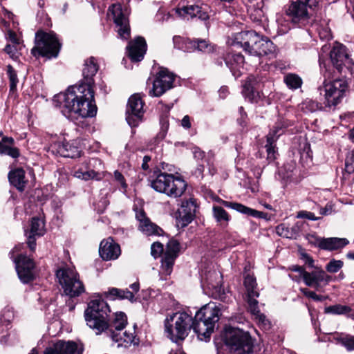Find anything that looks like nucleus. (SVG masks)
<instances>
[{"mask_svg":"<svg viewBox=\"0 0 354 354\" xmlns=\"http://www.w3.org/2000/svg\"><path fill=\"white\" fill-rule=\"evenodd\" d=\"M97 71L95 58L90 57L84 64L83 82L78 86H71L64 93L54 96L55 106L68 120L75 122L79 118H92L96 115L93 77Z\"/></svg>","mask_w":354,"mask_h":354,"instance_id":"1","label":"nucleus"},{"mask_svg":"<svg viewBox=\"0 0 354 354\" xmlns=\"http://www.w3.org/2000/svg\"><path fill=\"white\" fill-rule=\"evenodd\" d=\"M319 0L291 1L283 7V13L277 18L278 32L287 33L292 28H304L310 23L311 13Z\"/></svg>","mask_w":354,"mask_h":354,"instance_id":"2","label":"nucleus"},{"mask_svg":"<svg viewBox=\"0 0 354 354\" xmlns=\"http://www.w3.org/2000/svg\"><path fill=\"white\" fill-rule=\"evenodd\" d=\"M230 45L233 47L243 48L246 53L254 57L272 54L275 50V46L271 40L261 37L253 30L236 33Z\"/></svg>","mask_w":354,"mask_h":354,"instance_id":"3","label":"nucleus"},{"mask_svg":"<svg viewBox=\"0 0 354 354\" xmlns=\"http://www.w3.org/2000/svg\"><path fill=\"white\" fill-rule=\"evenodd\" d=\"M111 310L102 299H94L89 301L84 312L87 326L96 335H100L109 327V314Z\"/></svg>","mask_w":354,"mask_h":354,"instance_id":"4","label":"nucleus"},{"mask_svg":"<svg viewBox=\"0 0 354 354\" xmlns=\"http://www.w3.org/2000/svg\"><path fill=\"white\" fill-rule=\"evenodd\" d=\"M192 317L185 312L169 315L165 320L167 336L174 342L184 340L192 328Z\"/></svg>","mask_w":354,"mask_h":354,"instance_id":"5","label":"nucleus"},{"mask_svg":"<svg viewBox=\"0 0 354 354\" xmlns=\"http://www.w3.org/2000/svg\"><path fill=\"white\" fill-rule=\"evenodd\" d=\"M56 277L66 295L76 297L84 292V284L73 268L68 266L59 268L56 271Z\"/></svg>","mask_w":354,"mask_h":354,"instance_id":"6","label":"nucleus"},{"mask_svg":"<svg viewBox=\"0 0 354 354\" xmlns=\"http://www.w3.org/2000/svg\"><path fill=\"white\" fill-rule=\"evenodd\" d=\"M223 339L231 351L236 354L252 353L253 342L249 333L237 328L230 327L225 329Z\"/></svg>","mask_w":354,"mask_h":354,"instance_id":"7","label":"nucleus"},{"mask_svg":"<svg viewBox=\"0 0 354 354\" xmlns=\"http://www.w3.org/2000/svg\"><path fill=\"white\" fill-rule=\"evenodd\" d=\"M60 46L55 34L39 30L35 34V46L32 48L31 53L35 57H56Z\"/></svg>","mask_w":354,"mask_h":354,"instance_id":"8","label":"nucleus"},{"mask_svg":"<svg viewBox=\"0 0 354 354\" xmlns=\"http://www.w3.org/2000/svg\"><path fill=\"white\" fill-rule=\"evenodd\" d=\"M325 80L322 85L318 87V92L323 96L326 106H335L338 104L345 95L347 89V83L342 79H337L328 82L326 78L330 77V75H324Z\"/></svg>","mask_w":354,"mask_h":354,"instance_id":"9","label":"nucleus"},{"mask_svg":"<svg viewBox=\"0 0 354 354\" xmlns=\"http://www.w3.org/2000/svg\"><path fill=\"white\" fill-rule=\"evenodd\" d=\"M129 14L128 8H123L120 3L112 4L108 10V15L112 17L115 25L118 37L124 40L130 37Z\"/></svg>","mask_w":354,"mask_h":354,"instance_id":"10","label":"nucleus"},{"mask_svg":"<svg viewBox=\"0 0 354 354\" xmlns=\"http://www.w3.org/2000/svg\"><path fill=\"white\" fill-rule=\"evenodd\" d=\"M175 75L166 68H160L153 81L152 88L149 95L151 97H160L174 86Z\"/></svg>","mask_w":354,"mask_h":354,"instance_id":"11","label":"nucleus"},{"mask_svg":"<svg viewBox=\"0 0 354 354\" xmlns=\"http://www.w3.org/2000/svg\"><path fill=\"white\" fill-rule=\"evenodd\" d=\"M143 105L144 102L139 95L134 94L129 97L126 109V120L131 127H136L142 122Z\"/></svg>","mask_w":354,"mask_h":354,"instance_id":"12","label":"nucleus"},{"mask_svg":"<svg viewBox=\"0 0 354 354\" xmlns=\"http://www.w3.org/2000/svg\"><path fill=\"white\" fill-rule=\"evenodd\" d=\"M14 262L21 282L28 283L34 279L35 263L32 259L21 254L14 259Z\"/></svg>","mask_w":354,"mask_h":354,"instance_id":"13","label":"nucleus"},{"mask_svg":"<svg viewBox=\"0 0 354 354\" xmlns=\"http://www.w3.org/2000/svg\"><path fill=\"white\" fill-rule=\"evenodd\" d=\"M330 57L333 66L339 72H342L344 67L350 69L353 65L346 46L339 43L333 46L330 53Z\"/></svg>","mask_w":354,"mask_h":354,"instance_id":"14","label":"nucleus"},{"mask_svg":"<svg viewBox=\"0 0 354 354\" xmlns=\"http://www.w3.org/2000/svg\"><path fill=\"white\" fill-rule=\"evenodd\" d=\"M197 205L194 198L183 200L180 208L178 210L176 216V226L178 228H184L194 218Z\"/></svg>","mask_w":354,"mask_h":354,"instance_id":"15","label":"nucleus"},{"mask_svg":"<svg viewBox=\"0 0 354 354\" xmlns=\"http://www.w3.org/2000/svg\"><path fill=\"white\" fill-rule=\"evenodd\" d=\"M83 348L73 341L58 340L46 348L43 354H82Z\"/></svg>","mask_w":354,"mask_h":354,"instance_id":"16","label":"nucleus"},{"mask_svg":"<svg viewBox=\"0 0 354 354\" xmlns=\"http://www.w3.org/2000/svg\"><path fill=\"white\" fill-rule=\"evenodd\" d=\"M127 324V317L123 312H116L113 319L109 317V327L105 331L109 333L113 341L119 342L122 337L119 335Z\"/></svg>","mask_w":354,"mask_h":354,"instance_id":"17","label":"nucleus"},{"mask_svg":"<svg viewBox=\"0 0 354 354\" xmlns=\"http://www.w3.org/2000/svg\"><path fill=\"white\" fill-rule=\"evenodd\" d=\"M221 304L216 305L214 303H209L203 306L196 312V318L198 319H203L214 328L216 323L218 322L221 315Z\"/></svg>","mask_w":354,"mask_h":354,"instance_id":"18","label":"nucleus"},{"mask_svg":"<svg viewBox=\"0 0 354 354\" xmlns=\"http://www.w3.org/2000/svg\"><path fill=\"white\" fill-rule=\"evenodd\" d=\"M99 254L104 261L115 260L121 254L120 247L112 238L109 237L101 241Z\"/></svg>","mask_w":354,"mask_h":354,"instance_id":"19","label":"nucleus"},{"mask_svg":"<svg viewBox=\"0 0 354 354\" xmlns=\"http://www.w3.org/2000/svg\"><path fill=\"white\" fill-rule=\"evenodd\" d=\"M302 279L307 286L318 290L321 283L324 282L325 285L328 284L332 280V277L327 274L322 269L319 268L310 272L306 271Z\"/></svg>","mask_w":354,"mask_h":354,"instance_id":"20","label":"nucleus"},{"mask_svg":"<svg viewBox=\"0 0 354 354\" xmlns=\"http://www.w3.org/2000/svg\"><path fill=\"white\" fill-rule=\"evenodd\" d=\"M127 53L132 62H140L143 59L147 51V43L142 37H137L129 41L127 46Z\"/></svg>","mask_w":354,"mask_h":354,"instance_id":"21","label":"nucleus"},{"mask_svg":"<svg viewBox=\"0 0 354 354\" xmlns=\"http://www.w3.org/2000/svg\"><path fill=\"white\" fill-rule=\"evenodd\" d=\"M262 83L254 76H250L243 85L242 94L250 102H257L259 97V91Z\"/></svg>","mask_w":354,"mask_h":354,"instance_id":"22","label":"nucleus"},{"mask_svg":"<svg viewBox=\"0 0 354 354\" xmlns=\"http://www.w3.org/2000/svg\"><path fill=\"white\" fill-rule=\"evenodd\" d=\"M192 328H193L194 333L197 334L198 337L201 340H204L206 342L209 339L210 335L214 329L212 326H210L203 319H197L196 314L195 315L194 319H192Z\"/></svg>","mask_w":354,"mask_h":354,"instance_id":"23","label":"nucleus"},{"mask_svg":"<svg viewBox=\"0 0 354 354\" xmlns=\"http://www.w3.org/2000/svg\"><path fill=\"white\" fill-rule=\"evenodd\" d=\"M225 64L231 71L235 77H240L242 74L245 63L244 57L241 53H228L225 58Z\"/></svg>","mask_w":354,"mask_h":354,"instance_id":"24","label":"nucleus"},{"mask_svg":"<svg viewBox=\"0 0 354 354\" xmlns=\"http://www.w3.org/2000/svg\"><path fill=\"white\" fill-rule=\"evenodd\" d=\"M171 174L162 172L158 171L154 173V178L149 180L151 187L159 193L165 194L167 196V185L170 183Z\"/></svg>","mask_w":354,"mask_h":354,"instance_id":"25","label":"nucleus"},{"mask_svg":"<svg viewBox=\"0 0 354 354\" xmlns=\"http://www.w3.org/2000/svg\"><path fill=\"white\" fill-rule=\"evenodd\" d=\"M169 185H167V196L171 198L180 197L186 190L187 184L181 177L171 174Z\"/></svg>","mask_w":354,"mask_h":354,"instance_id":"26","label":"nucleus"},{"mask_svg":"<svg viewBox=\"0 0 354 354\" xmlns=\"http://www.w3.org/2000/svg\"><path fill=\"white\" fill-rule=\"evenodd\" d=\"M219 202L221 205H223V206H225L226 207L231 208L239 213H241V214H245L248 216H251L252 217L263 218L265 214L262 212L255 210V209L248 207L241 203L227 201H224L222 199H220Z\"/></svg>","mask_w":354,"mask_h":354,"instance_id":"27","label":"nucleus"},{"mask_svg":"<svg viewBox=\"0 0 354 354\" xmlns=\"http://www.w3.org/2000/svg\"><path fill=\"white\" fill-rule=\"evenodd\" d=\"M177 12L183 17L189 15L192 18L198 17L202 21H207L209 19V15L206 9L197 5L184 6L178 9Z\"/></svg>","mask_w":354,"mask_h":354,"instance_id":"28","label":"nucleus"},{"mask_svg":"<svg viewBox=\"0 0 354 354\" xmlns=\"http://www.w3.org/2000/svg\"><path fill=\"white\" fill-rule=\"evenodd\" d=\"M177 12L183 17L189 15L192 18L198 17L202 21H207L209 19V15L206 9L197 5L184 6L178 9Z\"/></svg>","mask_w":354,"mask_h":354,"instance_id":"29","label":"nucleus"},{"mask_svg":"<svg viewBox=\"0 0 354 354\" xmlns=\"http://www.w3.org/2000/svg\"><path fill=\"white\" fill-rule=\"evenodd\" d=\"M177 12L183 17L189 15L192 18L198 17L202 21H207L209 19V15L206 9L197 5L184 6L178 9Z\"/></svg>","mask_w":354,"mask_h":354,"instance_id":"30","label":"nucleus"},{"mask_svg":"<svg viewBox=\"0 0 354 354\" xmlns=\"http://www.w3.org/2000/svg\"><path fill=\"white\" fill-rule=\"evenodd\" d=\"M205 280L207 288L212 290V295H214L215 297L221 298L224 295V290L221 285L218 273L216 272H209Z\"/></svg>","mask_w":354,"mask_h":354,"instance_id":"31","label":"nucleus"},{"mask_svg":"<svg viewBox=\"0 0 354 354\" xmlns=\"http://www.w3.org/2000/svg\"><path fill=\"white\" fill-rule=\"evenodd\" d=\"M0 155H8L12 158L20 156L19 150L15 147V140L12 137L3 136L0 140Z\"/></svg>","mask_w":354,"mask_h":354,"instance_id":"32","label":"nucleus"},{"mask_svg":"<svg viewBox=\"0 0 354 354\" xmlns=\"http://www.w3.org/2000/svg\"><path fill=\"white\" fill-rule=\"evenodd\" d=\"M8 179L11 185L19 192L25 189L28 180L25 177V171L21 168L12 170L8 174Z\"/></svg>","mask_w":354,"mask_h":354,"instance_id":"33","label":"nucleus"},{"mask_svg":"<svg viewBox=\"0 0 354 354\" xmlns=\"http://www.w3.org/2000/svg\"><path fill=\"white\" fill-rule=\"evenodd\" d=\"M244 286L247 291L248 306L254 301H258L257 298L259 297V292L257 288V283L255 277L247 274L244 277Z\"/></svg>","mask_w":354,"mask_h":354,"instance_id":"34","label":"nucleus"},{"mask_svg":"<svg viewBox=\"0 0 354 354\" xmlns=\"http://www.w3.org/2000/svg\"><path fill=\"white\" fill-rule=\"evenodd\" d=\"M59 153L63 157L75 158L80 156L81 150L77 146V142H63L59 146Z\"/></svg>","mask_w":354,"mask_h":354,"instance_id":"35","label":"nucleus"},{"mask_svg":"<svg viewBox=\"0 0 354 354\" xmlns=\"http://www.w3.org/2000/svg\"><path fill=\"white\" fill-rule=\"evenodd\" d=\"M349 241L345 238H323L320 250L333 251L341 249L348 245Z\"/></svg>","mask_w":354,"mask_h":354,"instance_id":"36","label":"nucleus"},{"mask_svg":"<svg viewBox=\"0 0 354 354\" xmlns=\"http://www.w3.org/2000/svg\"><path fill=\"white\" fill-rule=\"evenodd\" d=\"M252 304L248 306V309L251 314L254 316L255 319L257 320L259 326L265 330H268L271 327V324L270 321L266 318V317L261 313L259 309L258 301H251Z\"/></svg>","mask_w":354,"mask_h":354,"instance_id":"37","label":"nucleus"},{"mask_svg":"<svg viewBox=\"0 0 354 354\" xmlns=\"http://www.w3.org/2000/svg\"><path fill=\"white\" fill-rule=\"evenodd\" d=\"M138 230L146 236H161L163 230L150 219L138 224Z\"/></svg>","mask_w":354,"mask_h":354,"instance_id":"38","label":"nucleus"},{"mask_svg":"<svg viewBox=\"0 0 354 354\" xmlns=\"http://www.w3.org/2000/svg\"><path fill=\"white\" fill-rule=\"evenodd\" d=\"M212 215L216 222L222 227H227L231 219L230 216L224 208L218 205H213Z\"/></svg>","mask_w":354,"mask_h":354,"instance_id":"39","label":"nucleus"},{"mask_svg":"<svg viewBox=\"0 0 354 354\" xmlns=\"http://www.w3.org/2000/svg\"><path fill=\"white\" fill-rule=\"evenodd\" d=\"M333 339L346 348L348 351H354V336L346 334L335 333L333 335Z\"/></svg>","mask_w":354,"mask_h":354,"instance_id":"40","label":"nucleus"},{"mask_svg":"<svg viewBox=\"0 0 354 354\" xmlns=\"http://www.w3.org/2000/svg\"><path fill=\"white\" fill-rule=\"evenodd\" d=\"M74 176L80 179L88 180L97 178V173L87 167V164H83L75 171Z\"/></svg>","mask_w":354,"mask_h":354,"instance_id":"41","label":"nucleus"},{"mask_svg":"<svg viewBox=\"0 0 354 354\" xmlns=\"http://www.w3.org/2000/svg\"><path fill=\"white\" fill-rule=\"evenodd\" d=\"M276 138L272 135L267 136V140L266 144V149L267 152V160L269 162L274 161L277 156V151L276 150Z\"/></svg>","mask_w":354,"mask_h":354,"instance_id":"42","label":"nucleus"},{"mask_svg":"<svg viewBox=\"0 0 354 354\" xmlns=\"http://www.w3.org/2000/svg\"><path fill=\"white\" fill-rule=\"evenodd\" d=\"M136 325L133 326V328H136ZM131 330H126L122 333V336L120 334L119 335L122 337V339L118 342L119 343V346H122L123 343H124V346H129L131 344L137 345L139 343L138 339L136 338V335H135V328Z\"/></svg>","mask_w":354,"mask_h":354,"instance_id":"43","label":"nucleus"},{"mask_svg":"<svg viewBox=\"0 0 354 354\" xmlns=\"http://www.w3.org/2000/svg\"><path fill=\"white\" fill-rule=\"evenodd\" d=\"M176 259V257L164 254L161 259V272L163 274H171Z\"/></svg>","mask_w":354,"mask_h":354,"instance_id":"44","label":"nucleus"},{"mask_svg":"<svg viewBox=\"0 0 354 354\" xmlns=\"http://www.w3.org/2000/svg\"><path fill=\"white\" fill-rule=\"evenodd\" d=\"M276 232L280 236L295 239L298 233V227L295 226L290 230L285 224H280L277 226Z\"/></svg>","mask_w":354,"mask_h":354,"instance_id":"45","label":"nucleus"},{"mask_svg":"<svg viewBox=\"0 0 354 354\" xmlns=\"http://www.w3.org/2000/svg\"><path fill=\"white\" fill-rule=\"evenodd\" d=\"M190 48L197 49L198 51L205 53H209L212 50V46L208 41L205 39H198L196 40H191L189 41Z\"/></svg>","mask_w":354,"mask_h":354,"instance_id":"46","label":"nucleus"},{"mask_svg":"<svg viewBox=\"0 0 354 354\" xmlns=\"http://www.w3.org/2000/svg\"><path fill=\"white\" fill-rule=\"evenodd\" d=\"M44 232V223L39 218H32L30 223V234L42 236Z\"/></svg>","mask_w":354,"mask_h":354,"instance_id":"47","label":"nucleus"},{"mask_svg":"<svg viewBox=\"0 0 354 354\" xmlns=\"http://www.w3.org/2000/svg\"><path fill=\"white\" fill-rule=\"evenodd\" d=\"M284 82L287 86L290 89H297L301 87L302 80L301 77L292 73H289L284 77Z\"/></svg>","mask_w":354,"mask_h":354,"instance_id":"48","label":"nucleus"},{"mask_svg":"<svg viewBox=\"0 0 354 354\" xmlns=\"http://www.w3.org/2000/svg\"><path fill=\"white\" fill-rule=\"evenodd\" d=\"M351 312L348 306L336 304L325 308V313L333 315H346Z\"/></svg>","mask_w":354,"mask_h":354,"instance_id":"49","label":"nucleus"},{"mask_svg":"<svg viewBox=\"0 0 354 354\" xmlns=\"http://www.w3.org/2000/svg\"><path fill=\"white\" fill-rule=\"evenodd\" d=\"M12 317V313L8 310H5L0 314V334L8 329Z\"/></svg>","mask_w":354,"mask_h":354,"instance_id":"50","label":"nucleus"},{"mask_svg":"<svg viewBox=\"0 0 354 354\" xmlns=\"http://www.w3.org/2000/svg\"><path fill=\"white\" fill-rule=\"evenodd\" d=\"M7 75L10 81V91L14 92L19 82L17 71L11 65L7 66Z\"/></svg>","mask_w":354,"mask_h":354,"instance_id":"51","label":"nucleus"},{"mask_svg":"<svg viewBox=\"0 0 354 354\" xmlns=\"http://www.w3.org/2000/svg\"><path fill=\"white\" fill-rule=\"evenodd\" d=\"M180 251V243L175 239H171L167 244L165 254L177 257Z\"/></svg>","mask_w":354,"mask_h":354,"instance_id":"52","label":"nucleus"},{"mask_svg":"<svg viewBox=\"0 0 354 354\" xmlns=\"http://www.w3.org/2000/svg\"><path fill=\"white\" fill-rule=\"evenodd\" d=\"M160 123L161 125L160 130L154 138V142L156 144H158L165 138L169 128V122L166 118H162L160 120Z\"/></svg>","mask_w":354,"mask_h":354,"instance_id":"53","label":"nucleus"},{"mask_svg":"<svg viewBox=\"0 0 354 354\" xmlns=\"http://www.w3.org/2000/svg\"><path fill=\"white\" fill-rule=\"evenodd\" d=\"M189 39H185L180 36H174L173 37V42L174 47L180 49L183 51H188L190 48V45L189 44Z\"/></svg>","mask_w":354,"mask_h":354,"instance_id":"54","label":"nucleus"},{"mask_svg":"<svg viewBox=\"0 0 354 354\" xmlns=\"http://www.w3.org/2000/svg\"><path fill=\"white\" fill-rule=\"evenodd\" d=\"M344 263L341 260L331 259L326 266V270L330 273L337 272L342 267Z\"/></svg>","mask_w":354,"mask_h":354,"instance_id":"55","label":"nucleus"},{"mask_svg":"<svg viewBox=\"0 0 354 354\" xmlns=\"http://www.w3.org/2000/svg\"><path fill=\"white\" fill-rule=\"evenodd\" d=\"M299 290L307 297L311 298L317 301H322L326 297L322 295H317L315 292L308 290L306 288H301Z\"/></svg>","mask_w":354,"mask_h":354,"instance_id":"56","label":"nucleus"},{"mask_svg":"<svg viewBox=\"0 0 354 354\" xmlns=\"http://www.w3.org/2000/svg\"><path fill=\"white\" fill-rule=\"evenodd\" d=\"M323 238L324 237H320L313 234H309L306 236V239L309 244L315 247H317L319 249H321L322 247Z\"/></svg>","mask_w":354,"mask_h":354,"instance_id":"57","label":"nucleus"},{"mask_svg":"<svg viewBox=\"0 0 354 354\" xmlns=\"http://www.w3.org/2000/svg\"><path fill=\"white\" fill-rule=\"evenodd\" d=\"M163 245L160 242H154L151 246V254L154 258H157L163 252Z\"/></svg>","mask_w":354,"mask_h":354,"instance_id":"58","label":"nucleus"},{"mask_svg":"<svg viewBox=\"0 0 354 354\" xmlns=\"http://www.w3.org/2000/svg\"><path fill=\"white\" fill-rule=\"evenodd\" d=\"M297 218H306L310 221H317L320 218V217L315 216V215L313 212L304 210L298 212L297 214Z\"/></svg>","mask_w":354,"mask_h":354,"instance_id":"59","label":"nucleus"},{"mask_svg":"<svg viewBox=\"0 0 354 354\" xmlns=\"http://www.w3.org/2000/svg\"><path fill=\"white\" fill-rule=\"evenodd\" d=\"M108 294L112 297L113 299H123V294H124V290L119 289L117 288H111L109 290Z\"/></svg>","mask_w":354,"mask_h":354,"instance_id":"60","label":"nucleus"},{"mask_svg":"<svg viewBox=\"0 0 354 354\" xmlns=\"http://www.w3.org/2000/svg\"><path fill=\"white\" fill-rule=\"evenodd\" d=\"M17 44H7L4 48V51L10 55V57L16 59L17 58V51L18 48L17 47Z\"/></svg>","mask_w":354,"mask_h":354,"instance_id":"61","label":"nucleus"},{"mask_svg":"<svg viewBox=\"0 0 354 354\" xmlns=\"http://www.w3.org/2000/svg\"><path fill=\"white\" fill-rule=\"evenodd\" d=\"M304 108L310 112H314L318 110L320 107L319 104L313 100H306L304 103Z\"/></svg>","mask_w":354,"mask_h":354,"instance_id":"62","label":"nucleus"},{"mask_svg":"<svg viewBox=\"0 0 354 354\" xmlns=\"http://www.w3.org/2000/svg\"><path fill=\"white\" fill-rule=\"evenodd\" d=\"M345 169L349 174L354 171V158H351V153L346 158Z\"/></svg>","mask_w":354,"mask_h":354,"instance_id":"63","label":"nucleus"},{"mask_svg":"<svg viewBox=\"0 0 354 354\" xmlns=\"http://www.w3.org/2000/svg\"><path fill=\"white\" fill-rule=\"evenodd\" d=\"M114 178L117 182H118L120 184L122 188L124 189V192L127 187V185L126 183V181H125V179L123 176V175L120 171H115Z\"/></svg>","mask_w":354,"mask_h":354,"instance_id":"64","label":"nucleus"}]
</instances>
